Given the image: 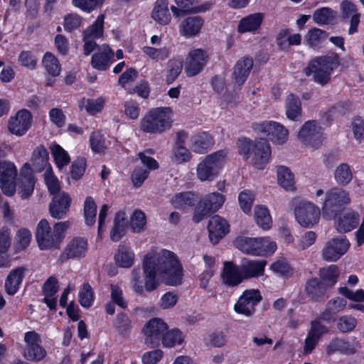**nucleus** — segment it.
<instances>
[{"mask_svg": "<svg viewBox=\"0 0 364 364\" xmlns=\"http://www.w3.org/2000/svg\"><path fill=\"white\" fill-rule=\"evenodd\" d=\"M87 250V239L80 236L74 237L65 247L59 259L62 262L68 259H80L85 257Z\"/></svg>", "mask_w": 364, "mask_h": 364, "instance_id": "nucleus-19", "label": "nucleus"}, {"mask_svg": "<svg viewBox=\"0 0 364 364\" xmlns=\"http://www.w3.org/2000/svg\"><path fill=\"white\" fill-rule=\"evenodd\" d=\"M255 197L253 193L249 190H244L239 193L238 201L242 211L249 214L251 213Z\"/></svg>", "mask_w": 364, "mask_h": 364, "instance_id": "nucleus-60", "label": "nucleus"}, {"mask_svg": "<svg viewBox=\"0 0 364 364\" xmlns=\"http://www.w3.org/2000/svg\"><path fill=\"white\" fill-rule=\"evenodd\" d=\"M334 178L338 185L345 186L348 185L353 178V173L348 164L343 163L335 170Z\"/></svg>", "mask_w": 364, "mask_h": 364, "instance_id": "nucleus-51", "label": "nucleus"}, {"mask_svg": "<svg viewBox=\"0 0 364 364\" xmlns=\"http://www.w3.org/2000/svg\"><path fill=\"white\" fill-rule=\"evenodd\" d=\"M50 149L55 163L59 168L69 164L70 156L59 144H53Z\"/></svg>", "mask_w": 364, "mask_h": 364, "instance_id": "nucleus-55", "label": "nucleus"}, {"mask_svg": "<svg viewBox=\"0 0 364 364\" xmlns=\"http://www.w3.org/2000/svg\"><path fill=\"white\" fill-rule=\"evenodd\" d=\"M235 246L245 254L254 256H268L273 255L277 250L275 242L263 237H236Z\"/></svg>", "mask_w": 364, "mask_h": 364, "instance_id": "nucleus-6", "label": "nucleus"}, {"mask_svg": "<svg viewBox=\"0 0 364 364\" xmlns=\"http://www.w3.org/2000/svg\"><path fill=\"white\" fill-rule=\"evenodd\" d=\"M177 7L171 6V10L173 15L176 17L183 16L188 14H197L204 12L209 10L212 4L206 1L203 4L198 5L196 0H174Z\"/></svg>", "mask_w": 364, "mask_h": 364, "instance_id": "nucleus-25", "label": "nucleus"}, {"mask_svg": "<svg viewBox=\"0 0 364 364\" xmlns=\"http://www.w3.org/2000/svg\"><path fill=\"white\" fill-rule=\"evenodd\" d=\"M225 201V196L218 192H213L205 195L198 202L195 208L193 221L195 223L201 222L203 219L218 211L223 206Z\"/></svg>", "mask_w": 364, "mask_h": 364, "instance_id": "nucleus-8", "label": "nucleus"}, {"mask_svg": "<svg viewBox=\"0 0 364 364\" xmlns=\"http://www.w3.org/2000/svg\"><path fill=\"white\" fill-rule=\"evenodd\" d=\"M255 219L257 224L263 230H269L272 225L269 211L264 205H257L255 208Z\"/></svg>", "mask_w": 364, "mask_h": 364, "instance_id": "nucleus-49", "label": "nucleus"}, {"mask_svg": "<svg viewBox=\"0 0 364 364\" xmlns=\"http://www.w3.org/2000/svg\"><path fill=\"white\" fill-rule=\"evenodd\" d=\"M146 218L144 213L141 210H135L131 217L130 227L134 232L139 233L144 230Z\"/></svg>", "mask_w": 364, "mask_h": 364, "instance_id": "nucleus-56", "label": "nucleus"}, {"mask_svg": "<svg viewBox=\"0 0 364 364\" xmlns=\"http://www.w3.org/2000/svg\"><path fill=\"white\" fill-rule=\"evenodd\" d=\"M105 105V99L103 97H99L97 99L88 98L86 100L85 108L90 115L94 116L103 109Z\"/></svg>", "mask_w": 364, "mask_h": 364, "instance_id": "nucleus-61", "label": "nucleus"}, {"mask_svg": "<svg viewBox=\"0 0 364 364\" xmlns=\"http://www.w3.org/2000/svg\"><path fill=\"white\" fill-rule=\"evenodd\" d=\"M105 0H72L73 5L85 13H91L101 6Z\"/></svg>", "mask_w": 364, "mask_h": 364, "instance_id": "nucleus-59", "label": "nucleus"}, {"mask_svg": "<svg viewBox=\"0 0 364 364\" xmlns=\"http://www.w3.org/2000/svg\"><path fill=\"white\" fill-rule=\"evenodd\" d=\"M168 328L167 323L161 318H151L143 328L145 343L151 348L158 347Z\"/></svg>", "mask_w": 364, "mask_h": 364, "instance_id": "nucleus-16", "label": "nucleus"}, {"mask_svg": "<svg viewBox=\"0 0 364 364\" xmlns=\"http://www.w3.org/2000/svg\"><path fill=\"white\" fill-rule=\"evenodd\" d=\"M33 164H38L41 166L39 171H41L48 163V152L43 145L38 146L32 154Z\"/></svg>", "mask_w": 364, "mask_h": 364, "instance_id": "nucleus-58", "label": "nucleus"}, {"mask_svg": "<svg viewBox=\"0 0 364 364\" xmlns=\"http://www.w3.org/2000/svg\"><path fill=\"white\" fill-rule=\"evenodd\" d=\"M79 303L82 307H90L95 300L94 292L90 284L87 282L84 283L78 293Z\"/></svg>", "mask_w": 364, "mask_h": 364, "instance_id": "nucleus-53", "label": "nucleus"}, {"mask_svg": "<svg viewBox=\"0 0 364 364\" xmlns=\"http://www.w3.org/2000/svg\"><path fill=\"white\" fill-rule=\"evenodd\" d=\"M90 145L94 153H102L106 149L105 138L99 132H92L90 136Z\"/></svg>", "mask_w": 364, "mask_h": 364, "instance_id": "nucleus-62", "label": "nucleus"}, {"mask_svg": "<svg viewBox=\"0 0 364 364\" xmlns=\"http://www.w3.org/2000/svg\"><path fill=\"white\" fill-rule=\"evenodd\" d=\"M350 201L347 191L338 188H331L326 194L322 208L323 216L328 218L336 217Z\"/></svg>", "mask_w": 364, "mask_h": 364, "instance_id": "nucleus-9", "label": "nucleus"}, {"mask_svg": "<svg viewBox=\"0 0 364 364\" xmlns=\"http://www.w3.org/2000/svg\"><path fill=\"white\" fill-rule=\"evenodd\" d=\"M42 65L46 73L52 77H56L61 72V65L58 59L51 52H46L42 58Z\"/></svg>", "mask_w": 364, "mask_h": 364, "instance_id": "nucleus-41", "label": "nucleus"}, {"mask_svg": "<svg viewBox=\"0 0 364 364\" xmlns=\"http://www.w3.org/2000/svg\"><path fill=\"white\" fill-rule=\"evenodd\" d=\"M143 270L145 277L144 288L149 292L155 290L159 286L156 280L157 272L166 274L171 285L176 286L182 282V264L176 255L170 250H163L161 255L157 259V263L151 255H146L143 260Z\"/></svg>", "mask_w": 364, "mask_h": 364, "instance_id": "nucleus-1", "label": "nucleus"}, {"mask_svg": "<svg viewBox=\"0 0 364 364\" xmlns=\"http://www.w3.org/2000/svg\"><path fill=\"white\" fill-rule=\"evenodd\" d=\"M25 274V268L18 267L12 269L5 280L6 292L11 296L14 295L21 284Z\"/></svg>", "mask_w": 364, "mask_h": 364, "instance_id": "nucleus-33", "label": "nucleus"}, {"mask_svg": "<svg viewBox=\"0 0 364 364\" xmlns=\"http://www.w3.org/2000/svg\"><path fill=\"white\" fill-rule=\"evenodd\" d=\"M328 288L317 277L309 278L304 285V292L309 301L323 303L328 299Z\"/></svg>", "mask_w": 364, "mask_h": 364, "instance_id": "nucleus-24", "label": "nucleus"}, {"mask_svg": "<svg viewBox=\"0 0 364 364\" xmlns=\"http://www.w3.org/2000/svg\"><path fill=\"white\" fill-rule=\"evenodd\" d=\"M328 36V33L326 31L314 27L307 31L304 36V42L309 48L317 49Z\"/></svg>", "mask_w": 364, "mask_h": 364, "instance_id": "nucleus-39", "label": "nucleus"}, {"mask_svg": "<svg viewBox=\"0 0 364 364\" xmlns=\"http://www.w3.org/2000/svg\"><path fill=\"white\" fill-rule=\"evenodd\" d=\"M277 181L278 184L287 191H293L294 187V177L291 170L284 166H280L277 168Z\"/></svg>", "mask_w": 364, "mask_h": 364, "instance_id": "nucleus-43", "label": "nucleus"}, {"mask_svg": "<svg viewBox=\"0 0 364 364\" xmlns=\"http://www.w3.org/2000/svg\"><path fill=\"white\" fill-rule=\"evenodd\" d=\"M262 300V296L259 289H245L239 296L234 305V311L247 317L252 316L256 311V306Z\"/></svg>", "mask_w": 364, "mask_h": 364, "instance_id": "nucleus-12", "label": "nucleus"}, {"mask_svg": "<svg viewBox=\"0 0 364 364\" xmlns=\"http://www.w3.org/2000/svg\"><path fill=\"white\" fill-rule=\"evenodd\" d=\"M134 259V253L130 247L122 245L119 246L117 252L114 255V260L118 266L129 268L132 266Z\"/></svg>", "mask_w": 364, "mask_h": 364, "instance_id": "nucleus-42", "label": "nucleus"}, {"mask_svg": "<svg viewBox=\"0 0 364 364\" xmlns=\"http://www.w3.org/2000/svg\"><path fill=\"white\" fill-rule=\"evenodd\" d=\"M86 166V159L83 156H78L70 166L71 178L75 181L80 179L85 172Z\"/></svg>", "mask_w": 364, "mask_h": 364, "instance_id": "nucleus-57", "label": "nucleus"}, {"mask_svg": "<svg viewBox=\"0 0 364 364\" xmlns=\"http://www.w3.org/2000/svg\"><path fill=\"white\" fill-rule=\"evenodd\" d=\"M253 66V60L250 57H244L237 61L231 75L232 79L240 88L245 82Z\"/></svg>", "mask_w": 364, "mask_h": 364, "instance_id": "nucleus-30", "label": "nucleus"}, {"mask_svg": "<svg viewBox=\"0 0 364 364\" xmlns=\"http://www.w3.org/2000/svg\"><path fill=\"white\" fill-rule=\"evenodd\" d=\"M336 11L329 7L316 9L312 15L313 21L318 26L328 25L336 18Z\"/></svg>", "mask_w": 364, "mask_h": 364, "instance_id": "nucleus-45", "label": "nucleus"}, {"mask_svg": "<svg viewBox=\"0 0 364 364\" xmlns=\"http://www.w3.org/2000/svg\"><path fill=\"white\" fill-rule=\"evenodd\" d=\"M237 146L238 153L245 160L252 156V164L257 168L262 170L269 163L272 150L267 139L259 138L252 141L247 137H240Z\"/></svg>", "mask_w": 364, "mask_h": 364, "instance_id": "nucleus-3", "label": "nucleus"}, {"mask_svg": "<svg viewBox=\"0 0 364 364\" xmlns=\"http://www.w3.org/2000/svg\"><path fill=\"white\" fill-rule=\"evenodd\" d=\"M287 117L292 121H297L301 117V102L295 94L290 93L285 102Z\"/></svg>", "mask_w": 364, "mask_h": 364, "instance_id": "nucleus-38", "label": "nucleus"}, {"mask_svg": "<svg viewBox=\"0 0 364 364\" xmlns=\"http://www.w3.org/2000/svg\"><path fill=\"white\" fill-rule=\"evenodd\" d=\"M198 200V196L192 191L176 193L171 198V204L176 209L184 210L193 207Z\"/></svg>", "mask_w": 364, "mask_h": 364, "instance_id": "nucleus-37", "label": "nucleus"}, {"mask_svg": "<svg viewBox=\"0 0 364 364\" xmlns=\"http://www.w3.org/2000/svg\"><path fill=\"white\" fill-rule=\"evenodd\" d=\"M214 144V139L210 133L201 132L192 136L191 148L193 152L202 154L209 151Z\"/></svg>", "mask_w": 364, "mask_h": 364, "instance_id": "nucleus-32", "label": "nucleus"}, {"mask_svg": "<svg viewBox=\"0 0 364 364\" xmlns=\"http://www.w3.org/2000/svg\"><path fill=\"white\" fill-rule=\"evenodd\" d=\"M85 222L87 226H92L96 221L97 205L91 196H87L84 203Z\"/></svg>", "mask_w": 364, "mask_h": 364, "instance_id": "nucleus-52", "label": "nucleus"}, {"mask_svg": "<svg viewBox=\"0 0 364 364\" xmlns=\"http://www.w3.org/2000/svg\"><path fill=\"white\" fill-rule=\"evenodd\" d=\"M267 264L265 259H246L240 265L225 261L220 274L222 282L227 287H238L244 281L262 277Z\"/></svg>", "mask_w": 364, "mask_h": 364, "instance_id": "nucleus-2", "label": "nucleus"}, {"mask_svg": "<svg viewBox=\"0 0 364 364\" xmlns=\"http://www.w3.org/2000/svg\"><path fill=\"white\" fill-rule=\"evenodd\" d=\"M168 0H156L151 12V18L161 26L168 25L171 20Z\"/></svg>", "mask_w": 364, "mask_h": 364, "instance_id": "nucleus-35", "label": "nucleus"}, {"mask_svg": "<svg viewBox=\"0 0 364 364\" xmlns=\"http://www.w3.org/2000/svg\"><path fill=\"white\" fill-rule=\"evenodd\" d=\"M149 170L144 169L142 166H135L131 174V180L134 186L140 187L149 177Z\"/></svg>", "mask_w": 364, "mask_h": 364, "instance_id": "nucleus-64", "label": "nucleus"}, {"mask_svg": "<svg viewBox=\"0 0 364 364\" xmlns=\"http://www.w3.org/2000/svg\"><path fill=\"white\" fill-rule=\"evenodd\" d=\"M350 246V242L345 235L334 237L323 246L322 259L326 262H336L348 252Z\"/></svg>", "mask_w": 364, "mask_h": 364, "instance_id": "nucleus-15", "label": "nucleus"}, {"mask_svg": "<svg viewBox=\"0 0 364 364\" xmlns=\"http://www.w3.org/2000/svg\"><path fill=\"white\" fill-rule=\"evenodd\" d=\"M32 121L31 112L26 109H21L9 119L8 130L12 134L22 136L31 128Z\"/></svg>", "mask_w": 364, "mask_h": 364, "instance_id": "nucleus-18", "label": "nucleus"}, {"mask_svg": "<svg viewBox=\"0 0 364 364\" xmlns=\"http://www.w3.org/2000/svg\"><path fill=\"white\" fill-rule=\"evenodd\" d=\"M328 333V328L321 323L320 319H314L310 323V329L304 340V352L311 353L316 347L323 336Z\"/></svg>", "mask_w": 364, "mask_h": 364, "instance_id": "nucleus-26", "label": "nucleus"}, {"mask_svg": "<svg viewBox=\"0 0 364 364\" xmlns=\"http://www.w3.org/2000/svg\"><path fill=\"white\" fill-rule=\"evenodd\" d=\"M335 227L338 232L346 233L355 229L360 222V215L352 209H343L336 217Z\"/></svg>", "mask_w": 364, "mask_h": 364, "instance_id": "nucleus-22", "label": "nucleus"}, {"mask_svg": "<svg viewBox=\"0 0 364 364\" xmlns=\"http://www.w3.org/2000/svg\"><path fill=\"white\" fill-rule=\"evenodd\" d=\"M143 52L149 58L155 61H164L170 55V50L167 47L156 48L151 46H144Z\"/></svg>", "mask_w": 364, "mask_h": 364, "instance_id": "nucleus-54", "label": "nucleus"}, {"mask_svg": "<svg viewBox=\"0 0 364 364\" xmlns=\"http://www.w3.org/2000/svg\"><path fill=\"white\" fill-rule=\"evenodd\" d=\"M271 269L282 276V277H290L294 274V269L291 265L284 260H277L271 264Z\"/></svg>", "mask_w": 364, "mask_h": 364, "instance_id": "nucleus-63", "label": "nucleus"}, {"mask_svg": "<svg viewBox=\"0 0 364 364\" xmlns=\"http://www.w3.org/2000/svg\"><path fill=\"white\" fill-rule=\"evenodd\" d=\"M114 326L119 336L124 338L129 336L132 330V321L126 313L120 312L117 315Z\"/></svg>", "mask_w": 364, "mask_h": 364, "instance_id": "nucleus-46", "label": "nucleus"}, {"mask_svg": "<svg viewBox=\"0 0 364 364\" xmlns=\"http://www.w3.org/2000/svg\"><path fill=\"white\" fill-rule=\"evenodd\" d=\"M229 224L218 215L210 218L208 224L209 239L212 244L217 245L229 232Z\"/></svg>", "mask_w": 364, "mask_h": 364, "instance_id": "nucleus-29", "label": "nucleus"}, {"mask_svg": "<svg viewBox=\"0 0 364 364\" xmlns=\"http://www.w3.org/2000/svg\"><path fill=\"white\" fill-rule=\"evenodd\" d=\"M104 20L105 16L100 14L92 24L83 31L82 36H85V38L94 39L102 37L104 34Z\"/></svg>", "mask_w": 364, "mask_h": 364, "instance_id": "nucleus-47", "label": "nucleus"}, {"mask_svg": "<svg viewBox=\"0 0 364 364\" xmlns=\"http://www.w3.org/2000/svg\"><path fill=\"white\" fill-rule=\"evenodd\" d=\"M170 108L159 107L151 109L140 121V129L146 134H162L172 124Z\"/></svg>", "mask_w": 364, "mask_h": 364, "instance_id": "nucleus-5", "label": "nucleus"}, {"mask_svg": "<svg viewBox=\"0 0 364 364\" xmlns=\"http://www.w3.org/2000/svg\"><path fill=\"white\" fill-rule=\"evenodd\" d=\"M25 346L23 350V358L31 362L42 361L47 355L46 350L42 346L41 335L35 331H29L24 333Z\"/></svg>", "mask_w": 364, "mask_h": 364, "instance_id": "nucleus-11", "label": "nucleus"}, {"mask_svg": "<svg viewBox=\"0 0 364 364\" xmlns=\"http://www.w3.org/2000/svg\"><path fill=\"white\" fill-rule=\"evenodd\" d=\"M209 60L207 52L201 48L191 50L186 58L185 72L188 77L198 75L206 65Z\"/></svg>", "mask_w": 364, "mask_h": 364, "instance_id": "nucleus-21", "label": "nucleus"}, {"mask_svg": "<svg viewBox=\"0 0 364 364\" xmlns=\"http://www.w3.org/2000/svg\"><path fill=\"white\" fill-rule=\"evenodd\" d=\"M116 60L114 52L107 44L98 47L96 53L91 58L90 65L92 68L98 71H107Z\"/></svg>", "mask_w": 364, "mask_h": 364, "instance_id": "nucleus-23", "label": "nucleus"}, {"mask_svg": "<svg viewBox=\"0 0 364 364\" xmlns=\"http://www.w3.org/2000/svg\"><path fill=\"white\" fill-rule=\"evenodd\" d=\"M203 23L200 16L187 17L181 22V33L186 38L193 37L200 33Z\"/></svg>", "mask_w": 364, "mask_h": 364, "instance_id": "nucleus-34", "label": "nucleus"}, {"mask_svg": "<svg viewBox=\"0 0 364 364\" xmlns=\"http://www.w3.org/2000/svg\"><path fill=\"white\" fill-rule=\"evenodd\" d=\"M340 65V57L333 53L330 55H321L311 60L304 73L306 76L313 75L314 81L321 86L330 82L332 73Z\"/></svg>", "mask_w": 364, "mask_h": 364, "instance_id": "nucleus-4", "label": "nucleus"}, {"mask_svg": "<svg viewBox=\"0 0 364 364\" xmlns=\"http://www.w3.org/2000/svg\"><path fill=\"white\" fill-rule=\"evenodd\" d=\"M354 346L348 341L339 338H334L326 346V352L330 355L336 352L345 355H353L355 353Z\"/></svg>", "mask_w": 364, "mask_h": 364, "instance_id": "nucleus-36", "label": "nucleus"}, {"mask_svg": "<svg viewBox=\"0 0 364 364\" xmlns=\"http://www.w3.org/2000/svg\"><path fill=\"white\" fill-rule=\"evenodd\" d=\"M226 153L219 150L205 156L196 169L198 178L200 181H211L218 177L222 170Z\"/></svg>", "mask_w": 364, "mask_h": 364, "instance_id": "nucleus-7", "label": "nucleus"}, {"mask_svg": "<svg viewBox=\"0 0 364 364\" xmlns=\"http://www.w3.org/2000/svg\"><path fill=\"white\" fill-rule=\"evenodd\" d=\"M251 127L255 132L264 134L274 144L280 145L287 141L289 132L279 122L274 121L253 122Z\"/></svg>", "mask_w": 364, "mask_h": 364, "instance_id": "nucleus-10", "label": "nucleus"}, {"mask_svg": "<svg viewBox=\"0 0 364 364\" xmlns=\"http://www.w3.org/2000/svg\"><path fill=\"white\" fill-rule=\"evenodd\" d=\"M339 275V268L336 264H330L318 270L319 279L326 284L328 288L333 287L338 282Z\"/></svg>", "mask_w": 364, "mask_h": 364, "instance_id": "nucleus-40", "label": "nucleus"}, {"mask_svg": "<svg viewBox=\"0 0 364 364\" xmlns=\"http://www.w3.org/2000/svg\"><path fill=\"white\" fill-rule=\"evenodd\" d=\"M35 177L28 164L23 165L17 182L18 193L22 199L29 198L33 193Z\"/></svg>", "mask_w": 364, "mask_h": 364, "instance_id": "nucleus-27", "label": "nucleus"}, {"mask_svg": "<svg viewBox=\"0 0 364 364\" xmlns=\"http://www.w3.org/2000/svg\"><path fill=\"white\" fill-rule=\"evenodd\" d=\"M184 336L182 331L177 328H173L170 331H166L161 340L164 347H173L176 345H181L183 342Z\"/></svg>", "mask_w": 364, "mask_h": 364, "instance_id": "nucleus-48", "label": "nucleus"}, {"mask_svg": "<svg viewBox=\"0 0 364 364\" xmlns=\"http://www.w3.org/2000/svg\"><path fill=\"white\" fill-rule=\"evenodd\" d=\"M358 320L352 315H343L337 318L336 328L342 333H348L355 330Z\"/></svg>", "mask_w": 364, "mask_h": 364, "instance_id": "nucleus-50", "label": "nucleus"}, {"mask_svg": "<svg viewBox=\"0 0 364 364\" xmlns=\"http://www.w3.org/2000/svg\"><path fill=\"white\" fill-rule=\"evenodd\" d=\"M299 138L306 146L319 148L324 139L323 128L316 120H308L301 127Z\"/></svg>", "mask_w": 364, "mask_h": 364, "instance_id": "nucleus-14", "label": "nucleus"}, {"mask_svg": "<svg viewBox=\"0 0 364 364\" xmlns=\"http://www.w3.org/2000/svg\"><path fill=\"white\" fill-rule=\"evenodd\" d=\"M183 61L181 58H172L168 61L166 82L168 85L172 84L182 72Z\"/></svg>", "mask_w": 364, "mask_h": 364, "instance_id": "nucleus-44", "label": "nucleus"}, {"mask_svg": "<svg viewBox=\"0 0 364 364\" xmlns=\"http://www.w3.org/2000/svg\"><path fill=\"white\" fill-rule=\"evenodd\" d=\"M36 240L41 250L58 249L59 246L54 237V233L49 223L46 219H41L37 225Z\"/></svg>", "mask_w": 364, "mask_h": 364, "instance_id": "nucleus-20", "label": "nucleus"}, {"mask_svg": "<svg viewBox=\"0 0 364 364\" xmlns=\"http://www.w3.org/2000/svg\"><path fill=\"white\" fill-rule=\"evenodd\" d=\"M262 13H254L242 18L237 25V31L239 33L257 31L263 22Z\"/></svg>", "mask_w": 364, "mask_h": 364, "instance_id": "nucleus-31", "label": "nucleus"}, {"mask_svg": "<svg viewBox=\"0 0 364 364\" xmlns=\"http://www.w3.org/2000/svg\"><path fill=\"white\" fill-rule=\"evenodd\" d=\"M296 222L306 228H310L318 224L321 211L318 206L308 201L299 202L294 208Z\"/></svg>", "mask_w": 364, "mask_h": 364, "instance_id": "nucleus-13", "label": "nucleus"}, {"mask_svg": "<svg viewBox=\"0 0 364 364\" xmlns=\"http://www.w3.org/2000/svg\"><path fill=\"white\" fill-rule=\"evenodd\" d=\"M16 176L17 169L14 163L7 161L0 162V187L4 195L13 196L15 194Z\"/></svg>", "mask_w": 364, "mask_h": 364, "instance_id": "nucleus-17", "label": "nucleus"}, {"mask_svg": "<svg viewBox=\"0 0 364 364\" xmlns=\"http://www.w3.org/2000/svg\"><path fill=\"white\" fill-rule=\"evenodd\" d=\"M71 203L72 199L68 193L62 192L53 196L49 205L50 216L58 220L65 218Z\"/></svg>", "mask_w": 364, "mask_h": 364, "instance_id": "nucleus-28", "label": "nucleus"}]
</instances>
